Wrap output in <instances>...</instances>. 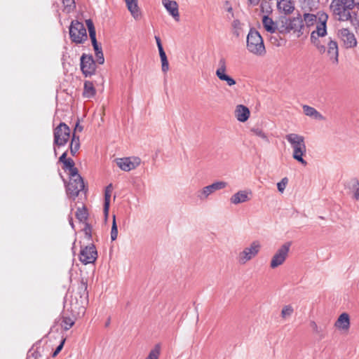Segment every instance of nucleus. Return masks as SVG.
I'll return each instance as SVG.
<instances>
[{"label": "nucleus", "instance_id": "obj_1", "mask_svg": "<svg viewBox=\"0 0 359 359\" xmlns=\"http://www.w3.org/2000/svg\"><path fill=\"white\" fill-rule=\"evenodd\" d=\"M328 18V14L324 11H318L316 13H304L303 14V21L306 27L316 25V29L311 34V43H316V36H326Z\"/></svg>", "mask_w": 359, "mask_h": 359}, {"label": "nucleus", "instance_id": "obj_2", "mask_svg": "<svg viewBox=\"0 0 359 359\" xmlns=\"http://www.w3.org/2000/svg\"><path fill=\"white\" fill-rule=\"evenodd\" d=\"M355 4V0H331L329 8L338 21L347 22L352 19L351 13Z\"/></svg>", "mask_w": 359, "mask_h": 359}, {"label": "nucleus", "instance_id": "obj_3", "mask_svg": "<svg viewBox=\"0 0 359 359\" xmlns=\"http://www.w3.org/2000/svg\"><path fill=\"white\" fill-rule=\"evenodd\" d=\"M285 139L292 149V158L302 165H306L307 162L303 158L306 154L304 137L297 133H290L285 135Z\"/></svg>", "mask_w": 359, "mask_h": 359}, {"label": "nucleus", "instance_id": "obj_4", "mask_svg": "<svg viewBox=\"0 0 359 359\" xmlns=\"http://www.w3.org/2000/svg\"><path fill=\"white\" fill-rule=\"evenodd\" d=\"M247 49L257 56H263L266 53L263 39L259 32L254 28L250 29L247 36Z\"/></svg>", "mask_w": 359, "mask_h": 359}, {"label": "nucleus", "instance_id": "obj_5", "mask_svg": "<svg viewBox=\"0 0 359 359\" xmlns=\"http://www.w3.org/2000/svg\"><path fill=\"white\" fill-rule=\"evenodd\" d=\"M262 249L261 243L257 241H253L248 246H246L241 251L237 257V260L240 264H245L257 256Z\"/></svg>", "mask_w": 359, "mask_h": 359}, {"label": "nucleus", "instance_id": "obj_6", "mask_svg": "<svg viewBox=\"0 0 359 359\" xmlns=\"http://www.w3.org/2000/svg\"><path fill=\"white\" fill-rule=\"evenodd\" d=\"M291 245V242H285L277 249L276 252L271 257L269 263L271 269H276L285 262L289 256Z\"/></svg>", "mask_w": 359, "mask_h": 359}, {"label": "nucleus", "instance_id": "obj_7", "mask_svg": "<svg viewBox=\"0 0 359 359\" xmlns=\"http://www.w3.org/2000/svg\"><path fill=\"white\" fill-rule=\"evenodd\" d=\"M69 36L76 43H82L86 41L88 36L83 24L79 21L72 22L69 27Z\"/></svg>", "mask_w": 359, "mask_h": 359}, {"label": "nucleus", "instance_id": "obj_8", "mask_svg": "<svg viewBox=\"0 0 359 359\" xmlns=\"http://www.w3.org/2000/svg\"><path fill=\"white\" fill-rule=\"evenodd\" d=\"M54 145L62 147L65 145L70 137V128L65 123H60L53 132Z\"/></svg>", "mask_w": 359, "mask_h": 359}, {"label": "nucleus", "instance_id": "obj_9", "mask_svg": "<svg viewBox=\"0 0 359 359\" xmlns=\"http://www.w3.org/2000/svg\"><path fill=\"white\" fill-rule=\"evenodd\" d=\"M84 187L83 178L79 173L70 175V180L67 187L68 195L75 198Z\"/></svg>", "mask_w": 359, "mask_h": 359}, {"label": "nucleus", "instance_id": "obj_10", "mask_svg": "<svg viewBox=\"0 0 359 359\" xmlns=\"http://www.w3.org/2000/svg\"><path fill=\"white\" fill-rule=\"evenodd\" d=\"M228 184L224 181H217L212 184L204 187L197 193L198 198L201 201H205L215 191L223 189L227 187Z\"/></svg>", "mask_w": 359, "mask_h": 359}, {"label": "nucleus", "instance_id": "obj_11", "mask_svg": "<svg viewBox=\"0 0 359 359\" xmlns=\"http://www.w3.org/2000/svg\"><path fill=\"white\" fill-rule=\"evenodd\" d=\"M337 36L346 48H353L357 46L355 34L348 28L338 29Z\"/></svg>", "mask_w": 359, "mask_h": 359}, {"label": "nucleus", "instance_id": "obj_12", "mask_svg": "<svg viewBox=\"0 0 359 359\" xmlns=\"http://www.w3.org/2000/svg\"><path fill=\"white\" fill-rule=\"evenodd\" d=\"M97 258V252L95 246L91 244L81 248L79 255L80 261L85 265L94 263Z\"/></svg>", "mask_w": 359, "mask_h": 359}, {"label": "nucleus", "instance_id": "obj_13", "mask_svg": "<svg viewBox=\"0 0 359 359\" xmlns=\"http://www.w3.org/2000/svg\"><path fill=\"white\" fill-rule=\"evenodd\" d=\"M96 65L93 56L83 54L81 57V70L85 76H90L95 74Z\"/></svg>", "mask_w": 359, "mask_h": 359}, {"label": "nucleus", "instance_id": "obj_14", "mask_svg": "<svg viewBox=\"0 0 359 359\" xmlns=\"http://www.w3.org/2000/svg\"><path fill=\"white\" fill-rule=\"evenodd\" d=\"M118 168L123 171H130L135 169L141 163L138 157H125L116 159Z\"/></svg>", "mask_w": 359, "mask_h": 359}, {"label": "nucleus", "instance_id": "obj_15", "mask_svg": "<svg viewBox=\"0 0 359 359\" xmlns=\"http://www.w3.org/2000/svg\"><path fill=\"white\" fill-rule=\"evenodd\" d=\"M226 62L223 57L220 58L218 61V67L216 70V76L220 81H225L229 86H232L236 84V81L230 76L226 74Z\"/></svg>", "mask_w": 359, "mask_h": 359}, {"label": "nucleus", "instance_id": "obj_16", "mask_svg": "<svg viewBox=\"0 0 359 359\" xmlns=\"http://www.w3.org/2000/svg\"><path fill=\"white\" fill-rule=\"evenodd\" d=\"M333 64L339 62V48L337 42L332 38H328V49L325 52Z\"/></svg>", "mask_w": 359, "mask_h": 359}, {"label": "nucleus", "instance_id": "obj_17", "mask_svg": "<svg viewBox=\"0 0 359 359\" xmlns=\"http://www.w3.org/2000/svg\"><path fill=\"white\" fill-rule=\"evenodd\" d=\"M251 195L250 190H240L231 196L230 203L233 205L245 203L250 200Z\"/></svg>", "mask_w": 359, "mask_h": 359}, {"label": "nucleus", "instance_id": "obj_18", "mask_svg": "<svg viewBox=\"0 0 359 359\" xmlns=\"http://www.w3.org/2000/svg\"><path fill=\"white\" fill-rule=\"evenodd\" d=\"M162 3L170 15L178 22L180 20V14L177 3L172 0H163Z\"/></svg>", "mask_w": 359, "mask_h": 359}, {"label": "nucleus", "instance_id": "obj_19", "mask_svg": "<svg viewBox=\"0 0 359 359\" xmlns=\"http://www.w3.org/2000/svg\"><path fill=\"white\" fill-rule=\"evenodd\" d=\"M86 23L88 29L89 36L91 39L95 53L102 52V48L98 45L96 39V32L93 21L91 20H87Z\"/></svg>", "mask_w": 359, "mask_h": 359}, {"label": "nucleus", "instance_id": "obj_20", "mask_svg": "<svg viewBox=\"0 0 359 359\" xmlns=\"http://www.w3.org/2000/svg\"><path fill=\"white\" fill-rule=\"evenodd\" d=\"M350 318L346 313H341L334 323V327L342 331H348L350 328Z\"/></svg>", "mask_w": 359, "mask_h": 359}, {"label": "nucleus", "instance_id": "obj_21", "mask_svg": "<svg viewBox=\"0 0 359 359\" xmlns=\"http://www.w3.org/2000/svg\"><path fill=\"white\" fill-rule=\"evenodd\" d=\"M234 114L238 121L245 122L250 117V111L247 107L238 104L236 107Z\"/></svg>", "mask_w": 359, "mask_h": 359}, {"label": "nucleus", "instance_id": "obj_22", "mask_svg": "<svg viewBox=\"0 0 359 359\" xmlns=\"http://www.w3.org/2000/svg\"><path fill=\"white\" fill-rule=\"evenodd\" d=\"M277 7L280 11L285 14H290L294 9L291 0H277Z\"/></svg>", "mask_w": 359, "mask_h": 359}, {"label": "nucleus", "instance_id": "obj_23", "mask_svg": "<svg viewBox=\"0 0 359 359\" xmlns=\"http://www.w3.org/2000/svg\"><path fill=\"white\" fill-rule=\"evenodd\" d=\"M127 8L135 20L140 18L141 13L137 5V0H125Z\"/></svg>", "mask_w": 359, "mask_h": 359}, {"label": "nucleus", "instance_id": "obj_24", "mask_svg": "<svg viewBox=\"0 0 359 359\" xmlns=\"http://www.w3.org/2000/svg\"><path fill=\"white\" fill-rule=\"evenodd\" d=\"M112 189H113L112 184H110L106 187L105 191H104V203L103 211H104V215L105 219L107 218L108 214H109L110 198H111Z\"/></svg>", "mask_w": 359, "mask_h": 359}, {"label": "nucleus", "instance_id": "obj_25", "mask_svg": "<svg viewBox=\"0 0 359 359\" xmlns=\"http://www.w3.org/2000/svg\"><path fill=\"white\" fill-rule=\"evenodd\" d=\"M262 24L264 29L270 33H275L278 27L276 22L267 15H264L262 18Z\"/></svg>", "mask_w": 359, "mask_h": 359}, {"label": "nucleus", "instance_id": "obj_26", "mask_svg": "<svg viewBox=\"0 0 359 359\" xmlns=\"http://www.w3.org/2000/svg\"><path fill=\"white\" fill-rule=\"evenodd\" d=\"M303 111L305 115L309 117L313 118L316 120H324V116L312 107L304 105Z\"/></svg>", "mask_w": 359, "mask_h": 359}, {"label": "nucleus", "instance_id": "obj_27", "mask_svg": "<svg viewBox=\"0 0 359 359\" xmlns=\"http://www.w3.org/2000/svg\"><path fill=\"white\" fill-rule=\"evenodd\" d=\"M96 90L93 82L86 81L84 83L83 96L86 98H91L95 95Z\"/></svg>", "mask_w": 359, "mask_h": 359}, {"label": "nucleus", "instance_id": "obj_28", "mask_svg": "<svg viewBox=\"0 0 359 359\" xmlns=\"http://www.w3.org/2000/svg\"><path fill=\"white\" fill-rule=\"evenodd\" d=\"M320 36H316V43H312L320 53H325L328 49V39H325L323 43L319 39Z\"/></svg>", "mask_w": 359, "mask_h": 359}, {"label": "nucleus", "instance_id": "obj_29", "mask_svg": "<svg viewBox=\"0 0 359 359\" xmlns=\"http://www.w3.org/2000/svg\"><path fill=\"white\" fill-rule=\"evenodd\" d=\"M231 26L233 34L236 37H239L242 33L243 24L240 22L239 20L236 19L233 20Z\"/></svg>", "mask_w": 359, "mask_h": 359}, {"label": "nucleus", "instance_id": "obj_30", "mask_svg": "<svg viewBox=\"0 0 359 359\" xmlns=\"http://www.w3.org/2000/svg\"><path fill=\"white\" fill-rule=\"evenodd\" d=\"M64 169H67L69 171V175H75L78 173V169L74 166V162L72 158H68V160L63 163Z\"/></svg>", "mask_w": 359, "mask_h": 359}, {"label": "nucleus", "instance_id": "obj_31", "mask_svg": "<svg viewBox=\"0 0 359 359\" xmlns=\"http://www.w3.org/2000/svg\"><path fill=\"white\" fill-rule=\"evenodd\" d=\"M250 131L256 136L262 138L266 142H269V140L266 135V134L263 131V130L258 127H255L250 129Z\"/></svg>", "mask_w": 359, "mask_h": 359}, {"label": "nucleus", "instance_id": "obj_32", "mask_svg": "<svg viewBox=\"0 0 359 359\" xmlns=\"http://www.w3.org/2000/svg\"><path fill=\"white\" fill-rule=\"evenodd\" d=\"M161 347L159 344H156L154 348H152L145 359H158L160 355Z\"/></svg>", "mask_w": 359, "mask_h": 359}, {"label": "nucleus", "instance_id": "obj_33", "mask_svg": "<svg viewBox=\"0 0 359 359\" xmlns=\"http://www.w3.org/2000/svg\"><path fill=\"white\" fill-rule=\"evenodd\" d=\"M76 217L80 222H86L88 218L87 210L84 207L82 208H78L76 212Z\"/></svg>", "mask_w": 359, "mask_h": 359}, {"label": "nucleus", "instance_id": "obj_34", "mask_svg": "<svg viewBox=\"0 0 359 359\" xmlns=\"http://www.w3.org/2000/svg\"><path fill=\"white\" fill-rule=\"evenodd\" d=\"M294 313V309L291 305L284 306L281 311V317L284 319L290 318Z\"/></svg>", "mask_w": 359, "mask_h": 359}, {"label": "nucleus", "instance_id": "obj_35", "mask_svg": "<svg viewBox=\"0 0 359 359\" xmlns=\"http://www.w3.org/2000/svg\"><path fill=\"white\" fill-rule=\"evenodd\" d=\"M62 3L66 13H70L75 8L74 0H62Z\"/></svg>", "mask_w": 359, "mask_h": 359}, {"label": "nucleus", "instance_id": "obj_36", "mask_svg": "<svg viewBox=\"0 0 359 359\" xmlns=\"http://www.w3.org/2000/svg\"><path fill=\"white\" fill-rule=\"evenodd\" d=\"M306 7L310 11L316 10L320 4V0H305Z\"/></svg>", "mask_w": 359, "mask_h": 359}, {"label": "nucleus", "instance_id": "obj_37", "mask_svg": "<svg viewBox=\"0 0 359 359\" xmlns=\"http://www.w3.org/2000/svg\"><path fill=\"white\" fill-rule=\"evenodd\" d=\"M118 236V228L116 222V217L113 216V222L111 230V239L112 241H115Z\"/></svg>", "mask_w": 359, "mask_h": 359}, {"label": "nucleus", "instance_id": "obj_38", "mask_svg": "<svg viewBox=\"0 0 359 359\" xmlns=\"http://www.w3.org/2000/svg\"><path fill=\"white\" fill-rule=\"evenodd\" d=\"M74 324V322L70 318L67 317H64L62 321V325L65 330H68L70 329Z\"/></svg>", "mask_w": 359, "mask_h": 359}, {"label": "nucleus", "instance_id": "obj_39", "mask_svg": "<svg viewBox=\"0 0 359 359\" xmlns=\"http://www.w3.org/2000/svg\"><path fill=\"white\" fill-rule=\"evenodd\" d=\"M80 148V142H76V141H71L69 145L70 153L72 156H74L76 152L79 151Z\"/></svg>", "mask_w": 359, "mask_h": 359}, {"label": "nucleus", "instance_id": "obj_40", "mask_svg": "<svg viewBox=\"0 0 359 359\" xmlns=\"http://www.w3.org/2000/svg\"><path fill=\"white\" fill-rule=\"evenodd\" d=\"M288 183V179L287 177H283L280 182H279L278 184H277V188H278V190L280 192V193H283L284 191V190L285 189V187H286V185Z\"/></svg>", "mask_w": 359, "mask_h": 359}, {"label": "nucleus", "instance_id": "obj_41", "mask_svg": "<svg viewBox=\"0 0 359 359\" xmlns=\"http://www.w3.org/2000/svg\"><path fill=\"white\" fill-rule=\"evenodd\" d=\"M299 25L300 27H302V21H300L299 19H293V20L290 21L289 25L287 26L286 29L289 32L291 29H294V26Z\"/></svg>", "mask_w": 359, "mask_h": 359}, {"label": "nucleus", "instance_id": "obj_42", "mask_svg": "<svg viewBox=\"0 0 359 359\" xmlns=\"http://www.w3.org/2000/svg\"><path fill=\"white\" fill-rule=\"evenodd\" d=\"M353 189L354 191L353 197L355 200H359V182L355 181V182L353 185Z\"/></svg>", "mask_w": 359, "mask_h": 359}, {"label": "nucleus", "instance_id": "obj_43", "mask_svg": "<svg viewBox=\"0 0 359 359\" xmlns=\"http://www.w3.org/2000/svg\"><path fill=\"white\" fill-rule=\"evenodd\" d=\"M161 61V69L162 72L166 73L169 70V63L168 58L162 59Z\"/></svg>", "mask_w": 359, "mask_h": 359}, {"label": "nucleus", "instance_id": "obj_44", "mask_svg": "<svg viewBox=\"0 0 359 359\" xmlns=\"http://www.w3.org/2000/svg\"><path fill=\"white\" fill-rule=\"evenodd\" d=\"M224 9L231 14V17L234 16L233 12V8L231 6V3L229 1H226L224 4Z\"/></svg>", "mask_w": 359, "mask_h": 359}, {"label": "nucleus", "instance_id": "obj_45", "mask_svg": "<svg viewBox=\"0 0 359 359\" xmlns=\"http://www.w3.org/2000/svg\"><path fill=\"white\" fill-rule=\"evenodd\" d=\"M65 342V339H62L60 344L57 346L55 351L53 353L52 356L55 357L62 349L64 344Z\"/></svg>", "mask_w": 359, "mask_h": 359}, {"label": "nucleus", "instance_id": "obj_46", "mask_svg": "<svg viewBox=\"0 0 359 359\" xmlns=\"http://www.w3.org/2000/svg\"><path fill=\"white\" fill-rule=\"evenodd\" d=\"M310 326L312 328L313 331L316 334H320L322 332V330L320 329V327L318 326L316 322L311 321L310 323Z\"/></svg>", "mask_w": 359, "mask_h": 359}, {"label": "nucleus", "instance_id": "obj_47", "mask_svg": "<svg viewBox=\"0 0 359 359\" xmlns=\"http://www.w3.org/2000/svg\"><path fill=\"white\" fill-rule=\"evenodd\" d=\"M95 57L97 58V62L102 65L104 62V55H103V53L102 52H98V53H95Z\"/></svg>", "mask_w": 359, "mask_h": 359}, {"label": "nucleus", "instance_id": "obj_48", "mask_svg": "<svg viewBox=\"0 0 359 359\" xmlns=\"http://www.w3.org/2000/svg\"><path fill=\"white\" fill-rule=\"evenodd\" d=\"M83 231L89 238H91V226L88 224H86Z\"/></svg>", "mask_w": 359, "mask_h": 359}, {"label": "nucleus", "instance_id": "obj_49", "mask_svg": "<svg viewBox=\"0 0 359 359\" xmlns=\"http://www.w3.org/2000/svg\"><path fill=\"white\" fill-rule=\"evenodd\" d=\"M158 52H159V55H160L161 60L167 58L166 54H165L163 47H160V48L158 49Z\"/></svg>", "mask_w": 359, "mask_h": 359}, {"label": "nucleus", "instance_id": "obj_50", "mask_svg": "<svg viewBox=\"0 0 359 359\" xmlns=\"http://www.w3.org/2000/svg\"><path fill=\"white\" fill-rule=\"evenodd\" d=\"M67 151L64 152L62 154V156L60 157L59 161L62 163L66 162L68 160V158H67Z\"/></svg>", "mask_w": 359, "mask_h": 359}, {"label": "nucleus", "instance_id": "obj_51", "mask_svg": "<svg viewBox=\"0 0 359 359\" xmlns=\"http://www.w3.org/2000/svg\"><path fill=\"white\" fill-rule=\"evenodd\" d=\"M155 39H156V44H157V46H158V49L160 48V47H163L162 46V43H161V39L158 37V36H155Z\"/></svg>", "mask_w": 359, "mask_h": 359}, {"label": "nucleus", "instance_id": "obj_52", "mask_svg": "<svg viewBox=\"0 0 359 359\" xmlns=\"http://www.w3.org/2000/svg\"><path fill=\"white\" fill-rule=\"evenodd\" d=\"M76 141V142H80L79 137L75 134V132L72 135V140L71 141Z\"/></svg>", "mask_w": 359, "mask_h": 359}, {"label": "nucleus", "instance_id": "obj_53", "mask_svg": "<svg viewBox=\"0 0 359 359\" xmlns=\"http://www.w3.org/2000/svg\"><path fill=\"white\" fill-rule=\"evenodd\" d=\"M83 130V126H80L79 123H76V126H75V128H74V132L78 130L79 132H81Z\"/></svg>", "mask_w": 359, "mask_h": 359}, {"label": "nucleus", "instance_id": "obj_54", "mask_svg": "<svg viewBox=\"0 0 359 359\" xmlns=\"http://www.w3.org/2000/svg\"><path fill=\"white\" fill-rule=\"evenodd\" d=\"M260 0H248L249 3L252 5L256 6L259 4Z\"/></svg>", "mask_w": 359, "mask_h": 359}, {"label": "nucleus", "instance_id": "obj_55", "mask_svg": "<svg viewBox=\"0 0 359 359\" xmlns=\"http://www.w3.org/2000/svg\"><path fill=\"white\" fill-rule=\"evenodd\" d=\"M109 324H110V319H108V320L105 323V326L108 327L109 325Z\"/></svg>", "mask_w": 359, "mask_h": 359}, {"label": "nucleus", "instance_id": "obj_56", "mask_svg": "<svg viewBox=\"0 0 359 359\" xmlns=\"http://www.w3.org/2000/svg\"><path fill=\"white\" fill-rule=\"evenodd\" d=\"M69 223H70L71 226H72V227H74V224H73V222H72V219H71L69 220Z\"/></svg>", "mask_w": 359, "mask_h": 359}, {"label": "nucleus", "instance_id": "obj_57", "mask_svg": "<svg viewBox=\"0 0 359 359\" xmlns=\"http://www.w3.org/2000/svg\"><path fill=\"white\" fill-rule=\"evenodd\" d=\"M34 353H32V355H29V359H32V358H34Z\"/></svg>", "mask_w": 359, "mask_h": 359}]
</instances>
